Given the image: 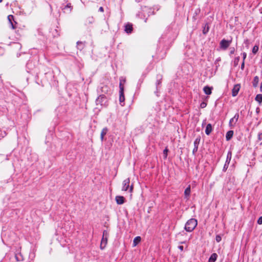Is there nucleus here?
<instances>
[{"label": "nucleus", "instance_id": "obj_31", "mask_svg": "<svg viewBox=\"0 0 262 262\" xmlns=\"http://www.w3.org/2000/svg\"><path fill=\"white\" fill-rule=\"evenodd\" d=\"M258 49L259 48L258 46H254L252 49V53L255 54L257 52Z\"/></svg>", "mask_w": 262, "mask_h": 262}, {"label": "nucleus", "instance_id": "obj_6", "mask_svg": "<svg viewBox=\"0 0 262 262\" xmlns=\"http://www.w3.org/2000/svg\"><path fill=\"white\" fill-rule=\"evenodd\" d=\"M231 157H232V152L231 151H229L228 152V154L227 155V158H226V160L225 163L223 167V170L224 171H225L227 169L231 159Z\"/></svg>", "mask_w": 262, "mask_h": 262}, {"label": "nucleus", "instance_id": "obj_8", "mask_svg": "<svg viewBox=\"0 0 262 262\" xmlns=\"http://www.w3.org/2000/svg\"><path fill=\"white\" fill-rule=\"evenodd\" d=\"M201 140V137L200 136L198 137L194 141V148L192 150V154L195 155L196 152L198 151V146L200 144V142Z\"/></svg>", "mask_w": 262, "mask_h": 262}, {"label": "nucleus", "instance_id": "obj_28", "mask_svg": "<svg viewBox=\"0 0 262 262\" xmlns=\"http://www.w3.org/2000/svg\"><path fill=\"white\" fill-rule=\"evenodd\" d=\"M239 59V56L236 57L234 58V60L233 61V64L234 67H236L238 64Z\"/></svg>", "mask_w": 262, "mask_h": 262}, {"label": "nucleus", "instance_id": "obj_4", "mask_svg": "<svg viewBox=\"0 0 262 262\" xmlns=\"http://www.w3.org/2000/svg\"><path fill=\"white\" fill-rule=\"evenodd\" d=\"M119 101L121 106L124 105L125 97L124 95V87L122 85V80L119 83Z\"/></svg>", "mask_w": 262, "mask_h": 262}, {"label": "nucleus", "instance_id": "obj_33", "mask_svg": "<svg viewBox=\"0 0 262 262\" xmlns=\"http://www.w3.org/2000/svg\"><path fill=\"white\" fill-rule=\"evenodd\" d=\"M148 10H149V12H148L149 13H151V14H153V12H154L152 11V9H151V8H147V7H145L143 8V11L144 12H145V11H147Z\"/></svg>", "mask_w": 262, "mask_h": 262}, {"label": "nucleus", "instance_id": "obj_7", "mask_svg": "<svg viewBox=\"0 0 262 262\" xmlns=\"http://www.w3.org/2000/svg\"><path fill=\"white\" fill-rule=\"evenodd\" d=\"M238 118L239 114L238 113H236L234 116L233 118H232L229 121V125L230 128H233V127H234L235 124L238 121Z\"/></svg>", "mask_w": 262, "mask_h": 262}, {"label": "nucleus", "instance_id": "obj_32", "mask_svg": "<svg viewBox=\"0 0 262 262\" xmlns=\"http://www.w3.org/2000/svg\"><path fill=\"white\" fill-rule=\"evenodd\" d=\"M86 21L89 24H92L94 21V19L93 17H89L87 18Z\"/></svg>", "mask_w": 262, "mask_h": 262}, {"label": "nucleus", "instance_id": "obj_17", "mask_svg": "<svg viewBox=\"0 0 262 262\" xmlns=\"http://www.w3.org/2000/svg\"><path fill=\"white\" fill-rule=\"evenodd\" d=\"M212 88L208 86H205L204 89V92L206 95H210L212 93Z\"/></svg>", "mask_w": 262, "mask_h": 262}, {"label": "nucleus", "instance_id": "obj_36", "mask_svg": "<svg viewBox=\"0 0 262 262\" xmlns=\"http://www.w3.org/2000/svg\"><path fill=\"white\" fill-rule=\"evenodd\" d=\"M207 106V103L205 102H202L200 104V107L202 108H205Z\"/></svg>", "mask_w": 262, "mask_h": 262}, {"label": "nucleus", "instance_id": "obj_23", "mask_svg": "<svg viewBox=\"0 0 262 262\" xmlns=\"http://www.w3.org/2000/svg\"><path fill=\"white\" fill-rule=\"evenodd\" d=\"M255 100L259 103H261L262 102V94H257L255 97Z\"/></svg>", "mask_w": 262, "mask_h": 262}, {"label": "nucleus", "instance_id": "obj_20", "mask_svg": "<svg viewBox=\"0 0 262 262\" xmlns=\"http://www.w3.org/2000/svg\"><path fill=\"white\" fill-rule=\"evenodd\" d=\"M141 239L140 236H136L133 241V247L136 246L140 242Z\"/></svg>", "mask_w": 262, "mask_h": 262}, {"label": "nucleus", "instance_id": "obj_27", "mask_svg": "<svg viewBox=\"0 0 262 262\" xmlns=\"http://www.w3.org/2000/svg\"><path fill=\"white\" fill-rule=\"evenodd\" d=\"M158 78H159V79L157 80L156 82V86H157V91L155 92L156 93H158V86L161 84V80L162 79L161 76H158Z\"/></svg>", "mask_w": 262, "mask_h": 262}, {"label": "nucleus", "instance_id": "obj_9", "mask_svg": "<svg viewBox=\"0 0 262 262\" xmlns=\"http://www.w3.org/2000/svg\"><path fill=\"white\" fill-rule=\"evenodd\" d=\"M239 89H240L239 84H236L234 86V87L232 90V96L235 97L237 95V94L239 91Z\"/></svg>", "mask_w": 262, "mask_h": 262}, {"label": "nucleus", "instance_id": "obj_3", "mask_svg": "<svg viewBox=\"0 0 262 262\" xmlns=\"http://www.w3.org/2000/svg\"><path fill=\"white\" fill-rule=\"evenodd\" d=\"M129 189V192H132L133 190V185H130V179L127 178L123 181L122 191H127Z\"/></svg>", "mask_w": 262, "mask_h": 262}, {"label": "nucleus", "instance_id": "obj_42", "mask_svg": "<svg viewBox=\"0 0 262 262\" xmlns=\"http://www.w3.org/2000/svg\"><path fill=\"white\" fill-rule=\"evenodd\" d=\"M258 139L259 141L262 140V133H259L258 135Z\"/></svg>", "mask_w": 262, "mask_h": 262}, {"label": "nucleus", "instance_id": "obj_22", "mask_svg": "<svg viewBox=\"0 0 262 262\" xmlns=\"http://www.w3.org/2000/svg\"><path fill=\"white\" fill-rule=\"evenodd\" d=\"M61 9L63 12L65 13H70L72 10V8H69L68 7H66L63 6L61 7Z\"/></svg>", "mask_w": 262, "mask_h": 262}, {"label": "nucleus", "instance_id": "obj_10", "mask_svg": "<svg viewBox=\"0 0 262 262\" xmlns=\"http://www.w3.org/2000/svg\"><path fill=\"white\" fill-rule=\"evenodd\" d=\"M190 192H191V187H190V185H189L185 190L184 191V195H185V198L186 199V200H188L189 199V197H190Z\"/></svg>", "mask_w": 262, "mask_h": 262}, {"label": "nucleus", "instance_id": "obj_52", "mask_svg": "<svg viewBox=\"0 0 262 262\" xmlns=\"http://www.w3.org/2000/svg\"><path fill=\"white\" fill-rule=\"evenodd\" d=\"M3 0H0V3L2 2Z\"/></svg>", "mask_w": 262, "mask_h": 262}, {"label": "nucleus", "instance_id": "obj_12", "mask_svg": "<svg viewBox=\"0 0 262 262\" xmlns=\"http://www.w3.org/2000/svg\"><path fill=\"white\" fill-rule=\"evenodd\" d=\"M115 199L117 203L119 205L123 204L124 203L125 199L122 196H117Z\"/></svg>", "mask_w": 262, "mask_h": 262}, {"label": "nucleus", "instance_id": "obj_14", "mask_svg": "<svg viewBox=\"0 0 262 262\" xmlns=\"http://www.w3.org/2000/svg\"><path fill=\"white\" fill-rule=\"evenodd\" d=\"M107 238L108 237H102L100 244V248L101 249H104L106 246L107 242Z\"/></svg>", "mask_w": 262, "mask_h": 262}, {"label": "nucleus", "instance_id": "obj_38", "mask_svg": "<svg viewBox=\"0 0 262 262\" xmlns=\"http://www.w3.org/2000/svg\"><path fill=\"white\" fill-rule=\"evenodd\" d=\"M242 55H243V61H245V59L246 58V57H247V53L246 52H244L242 53Z\"/></svg>", "mask_w": 262, "mask_h": 262}, {"label": "nucleus", "instance_id": "obj_44", "mask_svg": "<svg viewBox=\"0 0 262 262\" xmlns=\"http://www.w3.org/2000/svg\"><path fill=\"white\" fill-rule=\"evenodd\" d=\"M63 6L68 7L69 8H72V6H71V4L70 3H68L66 5H64Z\"/></svg>", "mask_w": 262, "mask_h": 262}, {"label": "nucleus", "instance_id": "obj_40", "mask_svg": "<svg viewBox=\"0 0 262 262\" xmlns=\"http://www.w3.org/2000/svg\"><path fill=\"white\" fill-rule=\"evenodd\" d=\"M257 223L259 225L262 224V216L259 217V219L257 220Z\"/></svg>", "mask_w": 262, "mask_h": 262}, {"label": "nucleus", "instance_id": "obj_16", "mask_svg": "<svg viewBox=\"0 0 262 262\" xmlns=\"http://www.w3.org/2000/svg\"><path fill=\"white\" fill-rule=\"evenodd\" d=\"M234 132L233 130H229L227 132L226 135V139L227 141H229L232 138Z\"/></svg>", "mask_w": 262, "mask_h": 262}, {"label": "nucleus", "instance_id": "obj_1", "mask_svg": "<svg viewBox=\"0 0 262 262\" xmlns=\"http://www.w3.org/2000/svg\"><path fill=\"white\" fill-rule=\"evenodd\" d=\"M198 225L197 220L195 219H189L185 224V230L187 232L192 231Z\"/></svg>", "mask_w": 262, "mask_h": 262}, {"label": "nucleus", "instance_id": "obj_29", "mask_svg": "<svg viewBox=\"0 0 262 262\" xmlns=\"http://www.w3.org/2000/svg\"><path fill=\"white\" fill-rule=\"evenodd\" d=\"M13 45L16 49H20L21 48V45L18 42H14Z\"/></svg>", "mask_w": 262, "mask_h": 262}, {"label": "nucleus", "instance_id": "obj_47", "mask_svg": "<svg viewBox=\"0 0 262 262\" xmlns=\"http://www.w3.org/2000/svg\"><path fill=\"white\" fill-rule=\"evenodd\" d=\"M99 11L103 12L104 11V9L102 7H100L99 9Z\"/></svg>", "mask_w": 262, "mask_h": 262}, {"label": "nucleus", "instance_id": "obj_45", "mask_svg": "<svg viewBox=\"0 0 262 262\" xmlns=\"http://www.w3.org/2000/svg\"><path fill=\"white\" fill-rule=\"evenodd\" d=\"M143 82V79H140L139 80V81H138V85H141V83Z\"/></svg>", "mask_w": 262, "mask_h": 262}, {"label": "nucleus", "instance_id": "obj_41", "mask_svg": "<svg viewBox=\"0 0 262 262\" xmlns=\"http://www.w3.org/2000/svg\"><path fill=\"white\" fill-rule=\"evenodd\" d=\"M244 68H245V61H243V62L241 64V69L242 70H244Z\"/></svg>", "mask_w": 262, "mask_h": 262}, {"label": "nucleus", "instance_id": "obj_34", "mask_svg": "<svg viewBox=\"0 0 262 262\" xmlns=\"http://www.w3.org/2000/svg\"><path fill=\"white\" fill-rule=\"evenodd\" d=\"M168 151V149L167 148H166L163 150V154H164V159L167 158Z\"/></svg>", "mask_w": 262, "mask_h": 262}, {"label": "nucleus", "instance_id": "obj_26", "mask_svg": "<svg viewBox=\"0 0 262 262\" xmlns=\"http://www.w3.org/2000/svg\"><path fill=\"white\" fill-rule=\"evenodd\" d=\"M18 8H19V10L17 11V13H16L17 14H18L19 15H27V13L25 12L24 10H22L20 7H18Z\"/></svg>", "mask_w": 262, "mask_h": 262}, {"label": "nucleus", "instance_id": "obj_5", "mask_svg": "<svg viewBox=\"0 0 262 262\" xmlns=\"http://www.w3.org/2000/svg\"><path fill=\"white\" fill-rule=\"evenodd\" d=\"M232 40H228L225 39H222L220 43V47L222 50H226L230 45Z\"/></svg>", "mask_w": 262, "mask_h": 262}, {"label": "nucleus", "instance_id": "obj_24", "mask_svg": "<svg viewBox=\"0 0 262 262\" xmlns=\"http://www.w3.org/2000/svg\"><path fill=\"white\" fill-rule=\"evenodd\" d=\"M209 30V27L207 23H206L205 25V26L204 27L203 30V33L204 34H207Z\"/></svg>", "mask_w": 262, "mask_h": 262}, {"label": "nucleus", "instance_id": "obj_43", "mask_svg": "<svg viewBox=\"0 0 262 262\" xmlns=\"http://www.w3.org/2000/svg\"><path fill=\"white\" fill-rule=\"evenodd\" d=\"M121 80H122V85L123 86V83L125 82V79L121 77L120 78V82H121Z\"/></svg>", "mask_w": 262, "mask_h": 262}, {"label": "nucleus", "instance_id": "obj_37", "mask_svg": "<svg viewBox=\"0 0 262 262\" xmlns=\"http://www.w3.org/2000/svg\"><path fill=\"white\" fill-rule=\"evenodd\" d=\"M108 233H107L106 230H104L103 232V236L102 237H108Z\"/></svg>", "mask_w": 262, "mask_h": 262}, {"label": "nucleus", "instance_id": "obj_50", "mask_svg": "<svg viewBox=\"0 0 262 262\" xmlns=\"http://www.w3.org/2000/svg\"><path fill=\"white\" fill-rule=\"evenodd\" d=\"M6 134L5 132L4 133V134H2V137H4L5 136H6Z\"/></svg>", "mask_w": 262, "mask_h": 262}, {"label": "nucleus", "instance_id": "obj_2", "mask_svg": "<svg viewBox=\"0 0 262 262\" xmlns=\"http://www.w3.org/2000/svg\"><path fill=\"white\" fill-rule=\"evenodd\" d=\"M96 105H100L101 106H106L107 105V98L103 94L99 95L96 100Z\"/></svg>", "mask_w": 262, "mask_h": 262}, {"label": "nucleus", "instance_id": "obj_19", "mask_svg": "<svg viewBox=\"0 0 262 262\" xmlns=\"http://www.w3.org/2000/svg\"><path fill=\"white\" fill-rule=\"evenodd\" d=\"M108 132V129L107 127H104L102 129L101 132L100 138L101 141H102L104 139V137L107 134Z\"/></svg>", "mask_w": 262, "mask_h": 262}, {"label": "nucleus", "instance_id": "obj_30", "mask_svg": "<svg viewBox=\"0 0 262 262\" xmlns=\"http://www.w3.org/2000/svg\"><path fill=\"white\" fill-rule=\"evenodd\" d=\"M109 88L106 85H104L101 88V91L102 92L107 93L108 91Z\"/></svg>", "mask_w": 262, "mask_h": 262}, {"label": "nucleus", "instance_id": "obj_15", "mask_svg": "<svg viewBox=\"0 0 262 262\" xmlns=\"http://www.w3.org/2000/svg\"><path fill=\"white\" fill-rule=\"evenodd\" d=\"M212 131V127L211 124L209 123L206 125L205 129V133L207 135H209L210 134L211 132Z\"/></svg>", "mask_w": 262, "mask_h": 262}, {"label": "nucleus", "instance_id": "obj_39", "mask_svg": "<svg viewBox=\"0 0 262 262\" xmlns=\"http://www.w3.org/2000/svg\"><path fill=\"white\" fill-rule=\"evenodd\" d=\"M230 54L231 55V54H233L235 52V49L234 48H230Z\"/></svg>", "mask_w": 262, "mask_h": 262}, {"label": "nucleus", "instance_id": "obj_25", "mask_svg": "<svg viewBox=\"0 0 262 262\" xmlns=\"http://www.w3.org/2000/svg\"><path fill=\"white\" fill-rule=\"evenodd\" d=\"M77 47L78 49L79 50H82L84 48V44L81 41H78L77 42Z\"/></svg>", "mask_w": 262, "mask_h": 262}, {"label": "nucleus", "instance_id": "obj_11", "mask_svg": "<svg viewBox=\"0 0 262 262\" xmlns=\"http://www.w3.org/2000/svg\"><path fill=\"white\" fill-rule=\"evenodd\" d=\"M125 31L126 33H131L133 31V25L131 24L128 23L125 26Z\"/></svg>", "mask_w": 262, "mask_h": 262}, {"label": "nucleus", "instance_id": "obj_49", "mask_svg": "<svg viewBox=\"0 0 262 262\" xmlns=\"http://www.w3.org/2000/svg\"><path fill=\"white\" fill-rule=\"evenodd\" d=\"M18 256H19V255H16L15 258L17 261H20L21 259L19 258Z\"/></svg>", "mask_w": 262, "mask_h": 262}, {"label": "nucleus", "instance_id": "obj_13", "mask_svg": "<svg viewBox=\"0 0 262 262\" xmlns=\"http://www.w3.org/2000/svg\"><path fill=\"white\" fill-rule=\"evenodd\" d=\"M8 21L9 22V23L11 24V27L13 29H14L16 28V27L13 25V23H12V20H13L14 21V23L15 24H16V22L14 20V16L13 15H9L8 16Z\"/></svg>", "mask_w": 262, "mask_h": 262}, {"label": "nucleus", "instance_id": "obj_48", "mask_svg": "<svg viewBox=\"0 0 262 262\" xmlns=\"http://www.w3.org/2000/svg\"><path fill=\"white\" fill-rule=\"evenodd\" d=\"M206 119H205L203 121L202 124V126L206 125Z\"/></svg>", "mask_w": 262, "mask_h": 262}, {"label": "nucleus", "instance_id": "obj_51", "mask_svg": "<svg viewBox=\"0 0 262 262\" xmlns=\"http://www.w3.org/2000/svg\"><path fill=\"white\" fill-rule=\"evenodd\" d=\"M181 244H184L185 243V242H181Z\"/></svg>", "mask_w": 262, "mask_h": 262}, {"label": "nucleus", "instance_id": "obj_18", "mask_svg": "<svg viewBox=\"0 0 262 262\" xmlns=\"http://www.w3.org/2000/svg\"><path fill=\"white\" fill-rule=\"evenodd\" d=\"M217 255L216 253H212L209 258L208 262H215L217 259Z\"/></svg>", "mask_w": 262, "mask_h": 262}, {"label": "nucleus", "instance_id": "obj_46", "mask_svg": "<svg viewBox=\"0 0 262 262\" xmlns=\"http://www.w3.org/2000/svg\"><path fill=\"white\" fill-rule=\"evenodd\" d=\"M178 248L181 251H183L184 250V247L183 246H179Z\"/></svg>", "mask_w": 262, "mask_h": 262}, {"label": "nucleus", "instance_id": "obj_35", "mask_svg": "<svg viewBox=\"0 0 262 262\" xmlns=\"http://www.w3.org/2000/svg\"><path fill=\"white\" fill-rule=\"evenodd\" d=\"M215 240L217 243H219L222 240V237L220 235H217L215 237Z\"/></svg>", "mask_w": 262, "mask_h": 262}, {"label": "nucleus", "instance_id": "obj_21", "mask_svg": "<svg viewBox=\"0 0 262 262\" xmlns=\"http://www.w3.org/2000/svg\"><path fill=\"white\" fill-rule=\"evenodd\" d=\"M259 82V78L258 76H256L254 77L253 80V86L254 87H256L258 84Z\"/></svg>", "mask_w": 262, "mask_h": 262}]
</instances>
